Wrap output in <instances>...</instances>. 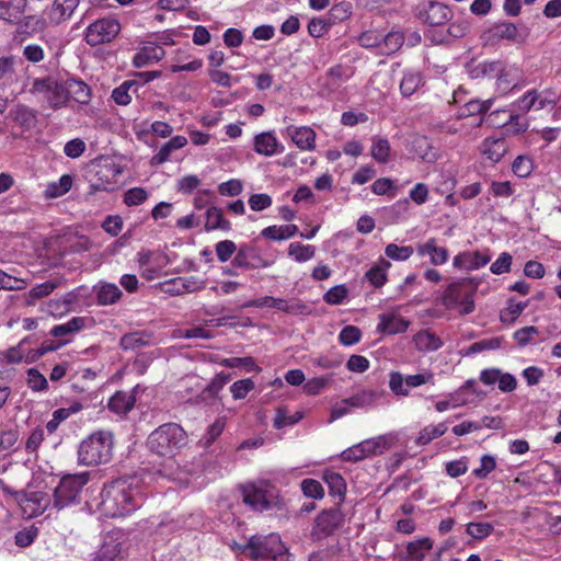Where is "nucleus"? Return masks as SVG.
Returning a JSON list of instances; mask_svg holds the SVG:
<instances>
[{"instance_id": "nucleus-1", "label": "nucleus", "mask_w": 561, "mask_h": 561, "mask_svg": "<svg viewBox=\"0 0 561 561\" xmlns=\"http://www.w3.org/2000/svg\"><path fill=\"white\" fill-rule=\"evenodd\" d=\"M142 503L144 494L138 480L124 477L104 485L99 510L106 517H124L141 507Z\"/></svg>"}, {"instance_id": "nucleus-2", "label": "nucleus", "mask_w": 561, "mask_h": 561, "mask_svg": "<svg viewBox=\"0 0 561 561\" xmlns=\"http://www.w3.org/2000/svg\"><path fill=\"white\" fill-rule=\"evenodd\" d=\"M186 444V432L176 423L162 424L148 436L149 450L165 458V462L157 470L160 476L168 479L175 477L178 463L174 457Z\"/></svg>"}, {"instance_id": "nucleus-3", "label": "nucleus", "mask_w": 561, "mask_h": 561, "mask_svg": "<svg viewBox=\"0 0 561 561\" xmlns=\"http://www.w3.org/2000/svg\"><path fill=\"white\" fill-rule=\"evenodd\" d=\"M113 439L111 433L98 432L81 442L78 449L79 462L85 466L106 463L112 458Z\"/></svg>"}, {"instance_id": "nucleus-4", "label": "nucleus", "mask_w": 561, "mask_h": 561, "mask_svg": "<svg viewBox=\"0 0 561 561\" xmlns=\"http://www.w3.org/2000/svg\"><path fill=\"white\" fill-rule=\"evenodd\" d=\"M245 551L254 561H286L287 549L277 534L252 536Z\"/></svg>"}, {"instance_id": "nucleus-5", "label": "nucleus", "mask_w": 561, "mask_h": 561, "mask_svg": "<svg viewBox=\"0 0 561 561\" xmlns=\"http://www.w3.org/2000/svg\"><path fill=\"white\" fill-rule=\"evenodd\" d=\"M479 282L474 278H461L449 284L443 294V304L447 308L461 306L460 313L469 314L474 310L473 296L478 289Z\"/></svg>"}, {"instance_id": "nucleus-6", "label": "nucleus", "mask_w": 561, "mask_h": 561, "mask_svg": "<svg viewBox=\"0 0 561 561\" xmlns=\"http://www.w3.org/2000/svg\"><path fill=\"white\" fill-rule=\"evenodd\" d=\"M90 481L88 472L68 474L61 478L54 491L51 505L57 511L79 502L80 493Z\"/></svg>"}, {"instance_id": "nucleus-7", "label": "nucleus", "mask_w": 561, "mask_h": 561, "mask_svg": "<svg viewBox=\"0 0 561 561\" xmlns=\"http://www.w3.org/2000/svg\"><path fill=\"white\" fill-rule=\"evenodd\" d=\"M30 93L47 103L53 110H58L67 104V93L64 90V81L47 76L34 79Z\"/></svg>"}, {"instance_id": "nucleus-8", "label": "nucleus", "mask_w": 561, "mask_h": 561, "mask_svg": "<svg viewBox=\"0 0 561 561\" xmlns=\"http://www.w3.org/2000/svg\"><path fill=\"white\" fill-rule=\"evenodd\" d=\"M344 524V514L339 506L323 510L314 518L310 538L312 541H321L332 536Z\"/></svg>"}, {"instance_id": "nucleus-9", "label": "nucleus", "mask_w": 561, "mask_h": 561, "mask_svg": "<svg viewBox=\"0 0 561 561\" xmlns=\"http://www.w3.org/2000/svg\"><path fill=\"white\" fill-rule=\"evenodd\" d=\"M121 31V24L116 19L103 18L90 24L85 31V42L90 46L110 43Z\"/></svg>"}, {"instance_id": "nucleus-10", "label": "nucleus", "mask_w": 561, "mask_h": 561, "mask_svg": "<svg viewBox=\"0 0 561 561\" xmlns=\"http://www.w3.org/2000/svg\"><path fill=\"white\" fill-rule=\"evenodd\" d=\"M274 264L273 260L264 257L259 248L253 244H241L232 260V265L244 270L266 268Z\"/></svg>"}, {"instance_id": "nucleus-11", "label": "nucleus", "mask_w": 561, "mask_h": 561, "mask_svg": "<svg viewBox=\"0 0 561 561\" xmlns=\"http://www.w3.org/2000/svg\"><path fill=\"white\" fill-rule=\"evenodd\" d=\"M482 38L485 44L490 45H495L503 39L517 44H522L526 41V37L518 32L517 26L507 21L495 23L483 33Z\"/></svg>"}, {"instance_id": "nucleus-12", "label": "nucleus", "mask_w": 561, "mask_h": 561, "mask_svg": "<svg viewBox=\"0 0 561 561\" xmlns=\"http://www.w3.org/2000/svg\"><path fill=\"white\" fill-rule=\"evenodd\" d=\"M419 18L431 26H440L451 20L453 11L447 4L431 0L420 10Z\"/></svg>"}, {"instance_id": "nucleus-13", "label": "nucleus", "mask_w": 561, "mask_h": 561, "mask_svg": "<svg viewBox=\"0 0 561 561\" xmlns=\"http://www.w3.org/2000/svg\"><path fill=\"white\" fill-rule=\"evenodd\" d=\"M230 380V375L225 373L217 374L211 381L201 391L195 401L198 404L214 405L221 401L219 392Z\"/></svg>"}, {"instance_id": "nucleus-14", "label": "nucleus", "mask_w": 561, "mask_h": 561, "mask_svg": "<svg viewBox=\"0 0 561 561\" xmlns=\"http://www.w3.org/2000/svg\"><path fill=\"white\" fill-rule=\"evenodd\" d=\"M241 493L244 504L250 506L253 511L263 512L272 507V502L267 496L266 491L253 483L241 486Z\"/></svg>"}, {"instance_id": "nucleus-15", "label": "nucleus", "mask_w": 561, "mask_h": 561, "mask_svg": "<svg viewBox=\"0 0 561 561\" xmlns=\"http://www.w3.org/2000/svg\"><path fill=\"white\" fill-rule=\"evenodd\" d=\"M13 496L19 504H33L34 507L32 510V515L34 516L43 514L53 502L46 493L39 491L28 493L24 491H16L13 493Z\"/></svg>"}, {"instance_id": "nucleus-16", "label": "nucleus", "mask_w": 561, "mask_h": 561, "mask_svg": "<svg viewBox=\"0 0 561 561\" xmlns=\"http://www.w3.org/2000/svg\"><path fill=\"white\" fill-rule=\"evenodd\" d=\"M169 286L167 293L180 296L187 293H195L206 287V280L195 276L176 277L167 283Z\"/></svg>"}, {"instance_id": "nucleus-17", "label": "nucleus", "mask_w": 561, "mask_h": 561, "mask_svg": "<svg viewBox=\"0 0 561 561\" xmlns=\"http://www.w3.org/2000/svg\"><path fill=\"white\" fill-rule=\"evenodd\" d=\"M284 147L278 142L273 131H264L254 137V151L264 157L283 152Z\"/></svg>"}, {"instance_id": "nucleus-18", "label": "nucleus", "mask_w": 561, "mask_h": 561, "mask_svg": "<svg viewBox=\"0 0 561 561\" xmlns=\"http://www.w3.org/2000/svg\"><path fill=\"white\" fill-rule=\"evenodd\" d=\"M165 50L163 47L156 44H148L141 47L133 58V65L136 68H142L152 64H156L163 59Z\"/></svg>"}, {"instance_id": "nucleus-19", "label": "nucleus", "mask_w": 561, "mask_h": 561, "mask_svg": "<svg viewBox=\"0 0 561 561\" xmlns=\"http://www.w3.org/2000/svg\"><path fill=\"white\" fill-rule=\"evenodd\" d=\"M416 252L420 256L428 255L433 265L445 264L449 257L448 250L444 247H438L435 238H431L424 243H419Z\"/></svg>"}, {"instance_id": "nucleus-20", "label": "nucleus", "mask_w": 561, "mask_h": 561, "mask_svg": "<svg viewBox=\"0 0 561 561\" xmlns=\"http://www.w3.org/2000/svg\"><path fill=\"white\" fill-rule=\"evenodd\" d=\"M386 396L385 390L363 389L345 399L352 408L367 409L375 407Z\"/></svg>"}, {"instance_id": "nucleus-21", "label": "nucleus", "mask_w": 561, "mask_h": 561, "mask_svg": "<svg viewBox=\"0 0 561 561\" xmlns=\"http://www.w3.org/2000/svg\"><path fill=\"white\" fill-rule=\"evenodd\" d=\"M27 0H0V19L18 24L25 12Z\"/></svg>"}, {"instance_id": "nucleus-22", "label": "nucleus", "mask_w": 561, "mask_h": 561, "mask_svg": "<svg viewBox=\"0 0 561 561\" xmlns=\"http://www.w3.org/2000/svg\"><path fill=\"white\" fill-rule=\"evenodd\" d=\"M490 255L481 253L479 251L462 252L454 257L453 265L456 268L460 270H477L479 267L486 265L490 262Z\"/></svg>"}, {"instance_id": "nucleus-23", "label": "nucleus", "mask_w": 561, "mask_h": 561, "mask_svg": "<svg viewBox=\"0 0 561 561\" xmlns=\"http://www.w3.org/2000/svg\"><path fill=\"white\" fill-rule=\"evenodd\" d=\"M410 322L403 317L393 313H381L377 331L387 334L403 333L408 330Z\"/></svg>"}, {"instance_id": "nucleus-24", "label": "nucleus", "mask_w": 561, "mask_h": 561, "mask_svg": "<svg viewBox=\"0 0 561 561\" xmlns=\"http://www.w3.org/2000/svg\"><path fill=\"white\" fill-rule=\"evenodd\" d=\"M432 548L433 540L428 537L411 541L407 545L405 552L399 556V561H423Z\"/></svg>"}, {"instance_id": "nucleus-25", "label": "nucleus", "mask_w": 561, "mask_h": 561, "mask_svg": "<svg viewBox=\"0 0 561 561\" xmlns=\"http://www.w3.org/2000/svg\"><path fill=\"white\" fill-rule=\"evenodd\" d=\"M550 104H552V101H550L547 98H543L537 90H530L526 92L516 102L517 110L523 113H527L531 110L539 111Z\"/></svg>"}, {"instance_id": "nucleus-26", "label": "nucleus", "mask_w": 561, "mask_h": 561, "mask_svg": "<svg viewBox=\"0 0 561 561\" xmlns=\"http://www.w3.org/2000/svg\"><path fill=\"white\" fill-rule=\"evenodd\" d=\"M64 90L67 93V101L72 98L80 104H88L91 100V90L88 84L81 80L69 79L64 81Z\"/></svg>"}, {"instance_id": "nucleus-27", "label": "nucleus", "mask_w": 561, "mask_h": 561, "mask_svg": "<svg viewBox=\"0 0 561 561\" xmlns=\"http://www.w3.org/2000/svg\"><path fill=\"white\" fill-rule=\"evenodd\" d=\"M288 134L295 145L301 150H312L316 146V133L310 127H289Z\"/></svg>"}, {"instance_id": "nucleus-28", "label": "nucleus", "mask_w": 561, "mask_h": 561, "mask_svg": "<svg viewBox=\"0 0 561 561\" xmlns=\"http://www.w3.org/2000/svg\"><path fill=\"white\" fill-rule=\"evenodd\" d=\"M135 402L134 393L117 391L111 397L107 407L114 413L125 415L134 408Z\"/></svg>"}, {"instance_id": "nucleus-29", "label": "nucleus", "mask_w": 561, "mask_h": 561, "mask_svg": "<svg viewBox=\"0 0 561 561\" xmlns=\"http://www.w3.org/2000/svg\"><path fill=\"white\" fill-rule=\"evenodd\" d=\"M187 144L184 136L172 137L160 150L151 158L150 164L157 167L167 162L172 151L183 148Z\"/></svg>"}, {"instance_id": "nucleus-30", "label": "nucleus", "mask_w": 561, "mask_h": 561, "mask_svg": "<svg viewBox=\"0 0 561 561\" xmlns=\"http://www.w3.org/2000/svg\"><path fill=\"white\" fill-rule=\"evenodd\" d=\"M139 88L138 80H126L112 91V99L117 105L126 106L131 102V94H137Z\"/></svg>"}, {"instance_id": "nucleus-31", "label": "nucleus", "mask_w": 561, "mask_h": 561, "mask_svg": "<svg viewBox=\"0 0 561 561\" xmlns=\"http://www.w3.org/2000/svg\"><path fill=\"white\" fill-rule=\"evenodd\" d=\"M10 115L14 122H16L22 128L26 130L34 128L37 124L36 112L23 104H18L11 108Z\"/></svg>"}, {"instance_id": "nucleus-32", "label": "nucleus", "mask_w": 561, "mask_h": 561, "mask_svg": "<svg viewBox=\"0 0 561 561\" xmlns=\"http://www.w3.org/2000/svg\"><path fill=\"white\" fill-rule=\"evenodd\" d=\"M80 0H55L50 10V21L59 24L69 19Z\"/></svg>"}, {"instance_id": "nucleus-33", "label": "nucleus", "mask_w": 561, "mask_h": 561, "mask_svg": "<svg viewBox=\"0 0 561 561\" xmlns=\"http://www.w3.org/2000/svg\"><path fill=\"white\" fill-rule=\"evenodd\" d=\"M96 300L101 306L113 305L117 302L123 293L117 285L112 283H100L95 286Z\"/></svg>"}, {"instance_id": "nucleus-34", "label": "nucleus", "mask_w": 561, "mask_h": 561, "mask_svg": "<svg viewBox=\"0 0 561 561\" xmlns=\"http://www.w3.org/2000/svg\"><path fill=\"white\" fill-rule=\"evenodd\" d=\"M482 151L492 162H497L507 151L506 141L502 137H488L482 144Z\"/></svg>"}, {"instance_id": "nucleus-35", "label": "nucleus", "mask_w": 561, "mask_h": 561, "mask_svg": "<svg viewBox=\"0 0 561 561\" xmlns=\"http://www.w3.org/2000/svg\"><path fill=\"white\" fill-rule=\"evenodd\" d=\"M413 341L415 343V347L420 352L437 351L443 345L442 340L435 333H432L428 330H422L417 332L414 335Z\"/></svg>"}, {"instance_id": "nucleus-36", "label": "nucleus", "mask_w": 561, "mask_h": 561, "mask_svg": "<svg viewBox=\"0 0 561 561\" xmlns=\"http://www.w3.org/2000/svg\"><path fill=\"white\" fill-rule=\"evenodd\" d=\"M298 233L296 225L268 226L261 231V236L273 240L280 241L289 239Z\"/></svg>"}, {"instance_id": "nucleus-37", "label": "nucleus", "mask_w": 561, "mask_h": 561, "mask_svg": "<svg viewBox=\"0 0 561 561\" xmlns=\"http://www.w3.org/2000/svg\"><path fill=\"white\" fill-rule=\"evenodd\" d=\"M151 336V334L140 331L127 333L121 337L119 345L125 351H135L149 345Z\"/></svg>"}, {"instance_id": "nucleus-38", "label": "nucleus", "mask_w": 561, "mask_h": 561, "mask_svg": "<svg viewBox=\"0 0 561 561\" xmlns=\"http://www.w3.org/2000/svg\"><path fill=\"white\" fill-rule=\"evenodd\" d=\"M205 229L207 231L215 229L228 231L231 229V224L224 218L222 210L219 207L211 206L206 211Z\"/></svg>"}, {"instance_id": "nucleus-39", "label": "nucleus", "mask_w": 561, "mask_h": 561, "mask_svg": "<svg viewBox=\"0 0 561 561\" xmlns=\"http://www.w3.org/2000/svg\"><path fill=\"white\" fill-rule=\"evenodd\" d=\"M390 263L385 259H381L378 264L369 268L365 278L375 287L380 288L387 282V270L390 267Z\"/></svg>"}, {"instance_id": "nucleus-40", "label": "nucleus", "mask_w": 561, "mask_h": 561, "mask_svg": "<svg viewBox=\"0 0 561 561\" xmlns=\"http://www.w3.org/2000/svg\"><path fill=\"white\" fill-rule=\"evenodd\" d=\"M323 480L328 484L329 493L332 496L344 497L346 492V483L344 478L335 471H325Z\"/></svg>"}, {"instance_id": "nucleus-41", "label": "nucleus", "mask_w": 561, "mask_h": 561, "mask_svg": "<svg viewBox=\"0 0 561 561\" xmlns=\"http://www.w3.org/2000/svg\"><path fill=\"white\" fill-rule=\"evenodd\" d=\"M360 444V448L365 453V457H370L374 455H380L385 450L389 449L391 444L388 440V437L385 435L378 436L376 438L366 439Z\"/></svg>"}, {"instance_id": "nucleus-42", "label": "nucleus", "mask_w": 561, "mask_h": 561, "mask_svg": "<svg viewBox=\"0 0 561 561\" xmlns=\"http://www.w3.org/2000/svg\"><path fill=\"white\" fill-rule=\"evenodd\" d=\"M72 186V178L69 174H64L57 182H51L45 190V196L47 198L59 197L70 191Z\"/></svg>"}, {"instance_id": "nucleus-43", "label": "nucleus", "mask_w": 561, "mask_h": 561, "mask_svg": "<svg viewBox=\"0 0 561 561\" xmlns=\"http://www.w3.org/2000/svg\"><path fill=\"white\" fill-rule=\"evenodd\" d=\"M404 43V35L399 31L389 32L380 42L381 51L385 55L397 53Z\"/></svg>"}, {"instance_id": "nucleus-44", "label": "nucleus", "mask_w": 561, "mask_h": 561, "mask_svg": "<svg viewBox=\"0 0 561 561\" xmlns=\"http://www.w3.org/2000/svg\"><path fill=\"white\" fill-rule=\"evenodd\" d=\"M85 319L81 317H75L66 323L55 325L50 330V334L55 337H62L68 334L76 333L84 327Z\"/></svg>"}, {"instance_id": "nucleus-45", "label": "nucleus", "mask_w": 561, "mask_h": 561, "mask_svg": "<svg viewBox=\"0 0 561 561\" xmlns=\"http://www.w3.org/2000/svg\"><path fill=\"white\" fill-rule=\"evenodd\" d=\"M26 376V385L33 392L48 391V380L37 368H28Z\"/></svg>"}, {"instance_id": "nucleus-46", "label": "nucleus", "mask_w": 561, "mask_h": 561, "mask_svg": "<svg viewBox=\"0 0 561 561\" xmlns=\"http://www.w3.org/2000/svg\"><path fill=\"white\" fill-rule=\"evenodd\" d=\"M31 342V337H24L20 341V343L15 346L8 348L7 351L0 353V358L5 364H19L24 360V346L25 344Z\"/></svg>"}, {"instance_id": "nucleus-47", "label": "nucleus", "mask_w": 561, "mask_h": 561, "mask_svg": "<svg viewBox=\"0 0 561 561\" xmlns=\"http://www.w3.org/2000/svg\"><path fill=\"white\" fill-rule=\"evenodd\" d=\"M422 84V76L417 71H407L400 82V91L403 96L412 95Z\"/></svg>"}, {"instance_id": "nucleus-48", "label": "nucleus", "mask_w": 561, "mask_h": 561, "mask_svg": "<svg viewBox=\"0 0 561 561\" xmlns=\"http://www.w3.org/2000/svg\"><path fill=\"white\" fill-rule=\"evenodd\" d=\"M353 4L350 1H342L334 4L328 13V21L331 25L347 20L352 14Z\"/></svg>"}, {"instance_id": "nucleus-49", "label": "nucleus", "mask_w": 561, "mask_h": 561, "mask_svg": "<svg viewBox=\"0 0 561 561\" xmlns=\"http://www.w3.org/2000/svg\"><path fill=\"white\" fill-rule=\"evenodd\" d=\"M390 144L388 139L376 137L373 139L371 157L379 163H387L390 157Z\"/></svg>"}, {"instance_id": "nucleus-50", "label": "nucleus", "mask_w": 561, "mask_h": 561, "mask_svg": "<svg viewBox=\"0 0 561 561\" xmlns=\"http://www.w3.org/2000/svg\"><path fill=\"white\" fill-rule=\"evenodd\" d=\"M447 431V426L445 423H439L435 426H426L421 432L419 437L416 438V444L420 446H424L430 444L434 438L443 436Z\"/></svg>"}, {"instance_id": "nucleus-51", "label": "nucleus", "mask_w": 561, "mask_h": 561, "mask_svg": "<svg viewBox=\"0 0 561 561\" xmlns=\"http://www.w3.org/2000/svg\"><path fill=\"white\" fill-rule=\"evenodd\" d=\"M316 248L313 245H304L300 242H293L288 247V254L297 262H306L314 256Z\"/></svg>"}, {"instance_id": "nucleus-52", "label": "nucleus", "mask_w": 561, "mask_h": 561, "mask_svg": "<svg viewBox=\"0 0 561 561\" xmlns=\"http://www.w3.org/2000/svg\"><path fill=\"white\" fill-rule=\"evenodd\" d=\"M119 543L111 539L105 541L96 551L93 561H114L119 554Z\"/></svg>"}, {"instance_id": "nucleus-53", "label": "nucleus", "mask_w": 561, "mask_h": 561, "mask_svg": "<svg viewBox=\"0 0 561 561\" xmlns=\"http://www.w3.org/2000/svg\"><path fill=\"white\" fill-rule=\"evenodd\" d=\"M494 530V527L491 523H469L466 526V533L477 540H483L489 537Z\"/></svg>"}, {"instance_id": "nucleus-54", "label": "nucleus", "mask_w": 561, "mask_h": 561, "mask_svg": "<svg viewBox=\"0 0 561 561\" xmlns=\"http://www.w3.org/2000/svg\"><path fill=\"white\" fill-rule=\"evenodd\" d=\"M301 419V412H296L295 414L289 415L285 408H277L276 415L274 417V427L280 430L285 426H290L298 423Z\"/></svg>"}, {"instance_id": "nucleus-55", "label": "nucleus", "mask_w": 561, "mask_h": 561, "mask_svg": "<svg viewBox=\"0 0 561 561\" xmlns=\"http://www.w3.org/2000/svg\"><path fill=\"white\" fill-rule=\"evenodd\" d=\"M300 485L304 495L307 497L321 500L324 496V489L318 480L307 478L301 481Z\"/></svg>"}, {"instance_id": "nucleus-56", "label": "nucleus", "mask_w": 561, "mask_h": 561, "mask_svg": "<svg viewBox=\"0 0 561 561\" xmlns=\"http://www.w3.org/2000/svg\"><path fill=\"white\" fill-rule=\"evenodd\" d=\"M413 252L414 250L411 245L399 247L394 243L388 244L385 250L386 255L394 261H405Z\"/></svg>"}, {"instance_id": "nucleus-57", "label": "nucleus", "mask_w": 561, "mask_h": 561, "mask_svg": "<svg viewBox=\"0 0 561 561\" xmlns=\"http://www.w3.org/2000/svg\"><path fill=\"white\" fill-rule=\"evenodd\" d=\"M331 23L323 18H313L308 23L307 30L310 36L320 38L327 34L331 27Z\"/></svg>"}, {"instance_id": "nucleus-58", "label": "nucleus", "mask_w": 561, "mask_h": 561, "mask_svg": "<svg viewBox=\"0 0 561 561\" xmlns=\"http://www.w3.org/2000/svg\"><path fill=\"white\" fill-rule=\"evenodd\" d=\"M226 427V419L218 417L215 422L208 426L206 435L204 437L205 447H209L224 432Z\"/></svg>"}, {"instance_id": "nucleus-59", "label": "nucleus", "mask_w": 561, "mask_h": 561, "mask_svg": "<svg viewBox=\"0 0 561 561\" xmlns=\"http://www.w3.org/2000/svg\"><path fill=\"white\" fill-rule=\"evenodd\" d=\"M253 389L254 381L251 378L234 381L230 386V391L232 393L233 399L236 400L244 399L248 396V393Z\"/></svg>"}, {"instance_id": "nucleus-60", "label": "nucleus", "mask_w": 561, "mask_h": 561, "mask_svg": "<svg viewBox=\"0 0 561 561\" xmlns=\"http://www.w3.org/2000/svg\"><path fill=\"white\" fill-rule=\"evenodd\" d=\"M37 536L38 529L34 526H31L18 531L14 536V542L21 548H26L34 542Z\"/></svg>"}, {"instance_id": "nucleus-61", "label": "nucleus", "mask_w": 561, "mask_h": 561, "mask_svg": "<svg viewBox=\"0 0 561 561\" xmlns=\"http://www.w3.org/2000/svg\"><path fill=\"white\" fill-rule=\"evenodd\" d=\"M216 255L219 262L225 263L229 261L234 252H237V245L231 240L219 241L215 247Z\"/></svg>"}, {"instance_id": "nucleus-62", "label": "nucleus", "mask_w": 561, "mask_h": 561, "mask_svg": "<svg viewBox=\"0 0 561 561\" xmlns=\"http://www.w3.org/2000/svg\"><path fill=\"white\" fill-rule=\"evenodd\" d=\"M348 289L345 285H336L330 288L323 296V299L329 305H340L346 298Z\"/></svg>"}, {"instance_id": "nucleus-63", "label": "nucleus", "mask_w": 561, "mask_h": 561, "mask_svg": "<svg viewBox=\"0 0 561 561\" xmlns=\"http://www.w3.org/2000/svg\"><path fill=\"white\" fill-rule=\"evenodd\" d=\"M362 337L360 330L355 325H346L343 328L339 334V340L341 344L350 346L359 342Z\"/></svg>"}, {"instance_id": "nucleus-64", "label": "nucleus", "mask_w": 561, "mask_h": 561, "mask_svg": "<svg viewBox=\"0 0 561 561\" xmlns=\"http://www.w3.org/2000/svg\"><path fill=\"white\" fill-rule=\"evenodd\" d=\"M148 198V193L142 187H133L124 194V203L127 206H138L145 203Z\"/></svg>"}]
</instances>
